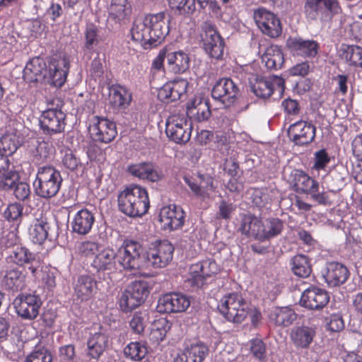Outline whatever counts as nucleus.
Masks as SVG:
<instances>
[{"instance_id":"nucleus-1","label":"nucleus","mask_w":362,"mask_h":362,"mask_svg":"<svg viewBox=\"0 0 362 362\" xmlns=\"http://www.w3.org/2000/svg\"><path fill=\"white\" fill-rule=\"evenodd\" d=\"M70 69V58L66 54L52 57L49 64L40 57L30 59L23 69V78L27 82L43 81L55 87H61L66 81Z\"/></svg>"},{"instance_id":"nucleus-2","label":"nucleus","mask_w":362,"mask_h":362,"mask_svg":"<svg viewBox=\"0 0 362 362\" xmlns=\"http://www.w3.org/2000/svg\"><path fill=\"white\" fill-rule=\"evenodd\" d=\"M169 30L165 14L158 13L147 15L143 20H136L131 30V35L132 39L140 42L144 49H150L159 45Z\"/></svg>"},{"instance_id":"nucleus-3","label":"nucleus","mask_w":362,"mask_h":362,"mask_svg":"<svg viewBox=\"0 0 362 362\" xmlns=\"http://www.w3.org/2000/svg\"><path fill=\"white\" fill-rule=\"evenodd\" d=\"M118 206L127 216H141L147 213L150 206L147 190L137 185L127 187L118 195Z\"/></svg>"},{"instance_id":"nucleus-4","label":"nucleus","mask_w":362,"mask_h":362,"mask_svg":"<svg viewBox=\"0 0 362 362\" xmlns=\"http://www.w3.org/2000/svg\"><path fill=\"white\" fill-rule=\"evenodd\" d=\"M62 182L59 171L52 166L40 167L33 182L35 194L41 198L50 199L57 195Z\"/></svg>"},{"instance_id":"nucleus-5","label":"nucleus","mask_w":362,"mask_h":362,"mask_svg":"<svg viewBox=\"0 0 362 362\" xmlns=\"http://www.w3.org/2000/svg\"><path fill=\"white\" fill-rule=\"evenodd\" d=\"M218 309L226 320L236 324L242 323L250 313L247 302L237 293L224 296L218 305Z\"/></svg>"},{"instance_id":"nucleus-6","label":"nucleus","mask_w":362,"mask_h":362,"mask_svg":"<svg viewBox=\"0 0 362 362\" xmlns=\"http://www.w3.org/2000/svg\"><path fill=\"white\" fill-rule=\"evenodd\" d=\"M341 12L339 0H305L304 13L310 21L319 20L322 23L331 22Z\"/></svg>"},{"instance_id":"nucleus-7","label":"nucleus","mask_w":362,"mask_h":362,"mask_svg":"<svg viewBox=\"0 0 362 362\" xmlns=\"http://www.w3.org/2000/svg\"><path fill=\"white\" fill-rule=\"evenodd\" d=\"M149 293L148 284L144 281L132 282L122 293L119 305L124 312H129L144 302Z\"/></svg>"},{"instance_id":"nucleus-8","label":"nucleus","mask_w":362,"mask_h":362,"mask_svg":"<svg viewBox=\"0 0 362 362\" xmlns=\"http://www.w3.org/2000/svg\"><path fill=\"white\" fill-rule=\"evenodd\" d=\"M173 245L168 240H156L149 244L145 256L155 268L165 267L173 259Z\"/></svg>"},{"instance_id":"nucleus-9","label":"nucleus","mask_w":362,"mask_h":362,"mask_svg":"<svg viewBox=\"0 0 362 362\" xmlns=\"http://www.w3.org/2000/svg\"><path fill=\"white\" fill-rule=\"evenodd\" d=\"M141 252L142 247L139 242L126 240L116 252L117 264L124 269H136L140 265Z\"/></svg>"},{"instance_id":"nucleus-10","label":"nucleus","mask_w":362,"mask_h":362,"mask_svg":"<svg viewBox=\"0 0 362 362\" xmlns=\"http://www.w3.org/2000/svg\"><path fill=\"white\" fill-rule=\"evenodd\" d=\"M219 268L216 262L207 259L190 266L187 277V281L192 287L201 288L206 282L207 278L216 274Z\"/></svg>"},{"instance_id":"nucleus-11","label":"nucleus","mask_w":362,"mask_h":362,"mask_svg":"<svg viewBox=\"0 0 362 362\" xmlns=\"http://www.w3.org/2000/svg\"><path fill=\"white\" fill-rule=\"evenodd\" d=\"M165 132L170 139L177 144L187 142L191 136V127L186 115H173L166 122Z\"/></svg>"},{"instance_id":"nucleus-12","label":"nucleus","mask_w":362,"mask_h":362,"mask_svg":"<svg viewBox=\"0 0 362 362\" xmlns=\"http://www.w3.org/2000/svg\"><path fill=\"white\" fill-rule=\"evenodd\" d=\"M88 129L94 141L105 144L112 141L117 134L115 122L103 117L94 116L90 121Z\"/></svg>"},{"instance_id":"nucleus-13","label":"nucleus","mask_w":362,"mask_h":362,"mask_svg":"<svg viewBox=\"0 0 362 362\" xmlns=\"http://www.w3.org/2000/svg\"><path fill=\"white\" fill-rule=\"evenodd\" d=\"M254 19L263 34L270 37H277L281 34V21L274 13L259 8L255 11Z\"/></svg>"},{"instance_id":"nucleus-14","label":"nucleus","mask_w":362,"mask_h":362,"mask_svg":"<svg viewBox=\"0 0 362 362\" xmlns=\"http://www.w3.org/2000/svg\"><path fill=\"white\" fill-rule=\"evenodd\" d=\"M16 312L24 320L35 319L42 305L40 298L34 294L18 295L13 301Z\"/></svg>"},{"instance_id":"nucleus-15","label":"nucleus","mask_w":362,"mask_h":362,"mask_svg":"<svg viewBox=\"0 0 362 362\" xmlns=\"http://www.w3.org/2000/svg\"><path fill=\"white\" fill-rule=\"evenodd\" d=\"M66 115L57 108L43 111L40 117V128L45 134L52 135L62 132L66 125Z\"/></svg>"},{"instance_id":"nucleus-16","label":"nucleus","mask_w":362,"mask_h":362,"mask_svg":"<svg viewBox=\"0 0 362 362\" xmlns=\"http://www.w3.org/2000/svg\"><path fill=\"white\" fill-rule=\"evenodd\" d=\"M6 262L21 267L28 264V270L34 277H37L41 267L40 260L35 254L30 252L28 248L19 245L12 249L6 257Z\"/></svg>"},{"instance_id":"nucleus-17","label":"nucleus","mask_w":362,"mask_h":362,"mask_svg":"<svg viewBox=\"0 0 362 362\" xmlns=\"http://www.w3.org/2000/svg\"><path fill=\"white\" fill-rule=\"evenodd\" d=\"M190 305L189 298L179 292L166 293L159 298L157 310L160 313H182Z\"/></svg>"},{"instance_id":"nucleus-18","label":"nucleus","mask_w":362,"mask_h":362,"mask_svg":"<svg viewBox=\"0 0 362 362\" xmlns=\"http://www.w3.org/2000/svg\"><path fill=\"white\" fill-rule=\"evenodd\" d=\"M158 221L163 230H175L183 226L185 212L181 206L175 204L164 206L160 209Z\"/></svg>"},{"instance_id":"nucleus-19","label":"nucleus","mask_w":362,"mask_h":362,"mask_svg":"<svg viewBox=\"0 0 362 362\" xmlns=\"http://www.w3.org/2000/svg\"><path fill=\"white\" fill-rule=\"evenodd\" d=\"M251 88L252 92L259 98H269L276 90L281 95L284 91V80L278 76L257 77Z\"/></svg>"},{"instance_id":"nucleus-20","label":"nucleus","mask_w":362,"mask_h":362,"mask_svg":"<svg viewBox=\"0 0 362 362\" xmlns=\"http://www.w3.org/2000/svg\"><path fill=\"white\" fill-rule=\"evenodd\" d=\"M238 93L239 89L234 81L230 78H223L214 85L211 96L221 101L226 107H230L235 103Z\"/></svg>"},{"instance_id":"nucleus-21","label":"nucleus","mask_w":362,"mask_h":362,"mask_svg":"<svg viewBox=\"0 0 362 362\" xmlns=\"http://www.w3.org/2000/svg\"><path fill=\"white\" fill-rule=\"evenodd\" d=\"M203 45L205 52L211 57L219 59L223 57L225 42L215 28L209 24L204 26Z\"/></svg>"},{"instance_id":"nucleus-22","label":"nucleus","mask_w":362,"mask_h":362,"mask_svg":"<svg viewBox=\"0 0 362 362\" xmlns=\"http://www.w3.org/2000/svg\"><path fill=\"white\" fill-rule=\"evenodd\" d=\"M315 127L308 122L300 120L290 125L288 134L290 139L297 145L311 143L315 136Z\"/></svg>"},{"instance_id":"nucleus-23","label":"nucleus","mask_w":362,"mask_h":362,"mask_svg":"<svg viewBox=\"0 0 362 362\" xmlns=\"http://www.w3.org/2000/svg\"><path fill=\"white\" fill-rule=\"evenodd\" d=\"M286 45L290 51L297 56L305 58H313L320 48L319 43L313 40H304L301 37H288Z\"/></svg>"},{"instance_id":"nucleus-24","label":"nucleus","mask_w":362,"mask_h":362,"mask_svg":"<svg viewBox=\"0 0 362 362\" xmlns=\"http://www.w3.org/2000/svg\"><path fill=\"white\" fill-rule=\"evenodd\" d=\"M329 300V296L326 291L317 287H310L302 293L300 303L310 310H320Z\"/></svg>"},{"instance_id":"nucleus-25","label":"nucleus","mask_w":362,"mask_h":362,"mask_svg":"<svg viewBox=\"0 0 362 362\" xmlns=\"http://www.w3.org/2000/svg\"><path fill=\"white\" fill-rule=\"evenodd\" d=\"M322 275L329 287H336L346 281L349 276V272L344 265L332 262L327 264L322 272Z\"/></svg>"},{"instance_id":"nucleus-26","label":"nucleus","mask_w":362,"mask_h":362,"mask_svg":"<svg viewBox=\"0 0 362 362\" xmlns=\"http://www.w3.org/2000/svg\"><path fill=\"white\" fill-rule=\"evenodd\" d=\"M127 172L132 176L141 180H148L151 182H157L163 177L160 171L155 168L150 162H142L129 165Z\"/></svg>"},{"instance_id":"nucleus-27","label":"nucleus","mask_w":362,"mask_h":362,"mask_svg":"<svg viewBox=\"0 0 362 362\" xmlns=\"http://www.w3.org/2000/svg\"><path fill=\"white\" fill-rule=\"evenodd\" d=\"M187 115L196 121L202 122L208 119L211 116V110L207 100L196 96L187 104Z\"/></svg>"},{"instance_id":"nucleus-28","label":"nucleus","mask_w":362,"mask_h":362,"mask_svg":"<svg viewBox=\"0 0 362 362\" xmlns=\"http://www.w3.org/2000/svg\"><path fill=\"white\" fill-rule=\"evenodd\" d=\"M95 222V215L92 211L86 209L76 213L71 223L72 231L78 235L88 234L92 229Z\"/></svg>"},{"instance_id":"nucleus-29","label":"nucleus","mask_w":362,"mask_h":362,"mask_svg":"<svg viewBox=\"0 0 362 362\" xmlns=\"http://www.w3.org/2000/svg\"><path fill=\"white\" fill-rule=\"evenodd\" d=\"M291 183L298 192L309 194L318 191V182L300 170H293L291 172Z\"/></svg>"},{"instance_id":"nucleus-30","label":"nucleus","mask_w":362,"mask_h":362,"mask_svg":"<svg viewBox=\"0 0 362 362\" xmlns=\"http://www.w3.org/2000/svg\"><path fill=\"white\" fill-rule=\"evenodd\" d=\"M283 229L284 223L278 218H261L258 241L269 240L280 235Z\"/></svg>"},{"instance_id":"nucleus-31","label":"nucleus","mask_w":362,"mask_h":362,"mask_svg":"<svg viewBox=\"0 0 362 362\" xmlns=\"http://www.w3.org/2000/svg\"><path fill=\"white\" fill-rule=\"evenodd\" d=\"M316 334L315 327L301 325L294 327L291 332V339L298 349L308 348Z\"/></svg>"},{"instance_id":"nucleus-32","label":"nucleus","mask_w":362,"mask_h":362,"mask_svg":"<svg viewBox=\"0 0 362 362\" xmlns=\"http://www.w3.org/2000/svg\"><path fill=\"white\" fill-rule=\"evenodd\" d=\"M117 254L113 249L105 247L95 257L92 266L98 271H113L117 269Z\"/></svg>"},{"instance_id":"nucleus-33","label":"nucleus","mask_w":362,"mask_h":362,"mask_svg":"<svg viewBox=\"0 0 362 362\" xmlns=\"http://www.w3.org/2000/svg\"><path fill=\"white\" fill-rule=\"evenodd\" d=\"M167 67L173 74H182L189 68L190 59L182 50L167 54Z\"/></svg>"},{"instance_id":"nucleus-34","label":"nucleus","mask_w":362,"mask_h":362,"mask_svg":"<svg viewBox=\"0 0 362 362\" xmlns=\"http://www.w3.org/2000/svg\"><path fill=\"white\" fill-rule=\"evenodd\" d=\"M108 337L105 333L98 332L91 334L87 342L88 355L98 360L106 349Z\"/></svg>"},{"instance_id":"nucleus-35","label":"nucleus","mask_w":362,"mask_h":362,"mask_svg":"<svg viewBox=\"0 0 362 362\" xmlns=\"http://www.w3.org/2000/svg\"><path fill=\"white\" fill-rule=\"evenodd\" d=\"M260 223L261 218L251 214H245L241 218L238 231L247 238L258 240Z\"/></svg>"},{"instance_id":"nucleus-36","label":"nucleus","mask_w":362,"mask_h":362,"mask_svg":"<svg viewBox=\"0 0 362 362\" xmlns=\"http://www.w3.org/2000/svg\"><path fill=\"white\" fill-rule=\"evenodd\" d=\"M96 288V283L90 276H81L78 277L74 288V293L77 298L81 300H88L93 295Z\"/></svg>"},{"instance_id":"nucleus-37","label":"nucleus","mask_w":362,"mask_h":362,"mask_svg":"<svg viewBox=\"0 0 362 362\" xmlns=\"http://www.w3.org/2000/svg\"><path fill=\"white\" fill-rule=\"evenodd\" d=\"M185 181L194 195L203 201L209 199L215 190L211 177H208L206 180L202 181L199 185L192 178L187 177H185Z\"/></svg>"},{"instance_id":"nucleus-38","label":"nucleus","mask_w":362,"mask_h":362,"mask_svg":"<svg viewBox=\"0 0 362 362\" xmlns=\"http://www.w3.org/2000/svg\"><path fill=\"white\" fill-rule=\"evenodd\" d=\"M284 55L277 45H271L266 48L262 56V62L269 69H278L284 63Z\"/></svg>"},{"instance_id":"nucleus-39","label":"nucleus","mask_w":362,"mask_h":362,"mask_svg":"<svg viewBox=\"0 0 362 362\" xmlns=\"http://www.w3.org/2000/svg\"><path fill=\"white\" fill-rule=\"evenodd\" d=\"M4 286L13 292L23 290L25 286V276L17 269L7 270L3 279Z\"/></svg>"},{"instance_id":"nucleus-40","label":"nucleus","mask_w":362,"mask_h":362,"mask_svg":"<svg viewBox=\"0 0 362 362\" xmlns=\"http://www.w3.org/2000/svg\"><path fill=\"white\" fill-rule=\"evenodd\" d=\"M269 319L276 325L288 327L296 319V314L290 307L275 308L269 314Z\"/></svg>"},{"instance_id":"nucleus-41","label":"nucleus","mask_w":362,"mask_h":362,"mask_svg":"<svg viewBox=\"0 0 362 362\" xmlns=\"http://www.w3.org/2000/svg\"><path fill=\"white\" fill-rule=\"evenodd\" d=\"M208 348L203 344L192 345L182 356L175 358L174 362H203L208 354Z\"/></svg>"},{"instance_id":"nucleus-42","label":"nucleus","mask_w":362,"mask_h":362,"mask_svg":"<svg viewBox=\"0 0 362 362\" xmlns=\"http://www.w3.org/2000/svg\"><path fill=\"white\" fill-rule=\"evenodd\" d=\"M49 226L44 217L36 218L29 228V235L34 243L42 244L48 236Z\"/></svg>"},{"instance_id":"nucleus-43","label":"nucleus","mask_w":362,"mask_h":362,"mask_svg":"<svg viewBox=\"0 0 362 362\" xmlns=\"http://www.w3.org/2000/svg\"><path fill=\"white\" fill-rule=\"evenodd\" d=\"M109 101L115 107H126L131 101V94L124 87L112 85L109 89Z\"/></svg>"},{"instance_id":"nucleus-44","label":"nucleus","mask_w":362,"mask_h":362,"mask_svg":"<svg viewBox=\"0 0 362 362\" xmlns=\"http://www.w3.org/2000/svg\"><path fill=\"white\" fill-rule=\"evenodd\" d=\"M108 10L110 17L119 22L129 16L132 6L128 0H112Z\"/></svg>"},{"instance_id":"nucleus-45","label":"nucleus","mask_w":362,"mask_h":362,"mask_svg":"<svg viewBox=\"0 0 362 362\" xmlns=\"http://www.w3.org/2000/svg\"><path fill=\"white\" fill-rule=\"evenodd\" d=\"M291 269L299 277L306 278L312 272L308 257L304 255H296L291 259Z\"/></svg>"},{"instance_id":"nucleus-46","label":"nucleus","mask_w":362,"mask_h":362,"mask_svg":"<svg viewBox=\"0 0 362 362\" xmlns=\"http://www.w3.org/2000/svg\"><path fill=\"white\" fill-rule=\"evenodd\" d=\"M171 322L165 318L161 317L156 320L152 325L150 339L156 343L162 341L171 329Z\"/></svg>"},{"instance_id":"nucleus-47","label":"nucleus","mask_w":362,"mask_h":362,"mask_svg":"<svg viewBox=\"0 0 362 362\" xmlns=\"http://www.w3.org/2000/svg\"><path fill=\"white\" fill-rule=\"evenodd\" d=\"M21 141L17 132L14 129L4 133L0 139V151L12 154L18 149Z\"/></svg>"},{"instance_id":"nucleus-48","label":"nucleus","mask_w":362,"mask_h":362,"mask_svg":"<svg viewBox=\"0 0 362 362\" xmlns=\"http://www.w3.org/2000/svg\"><path fill=\"white\" fill-rule=\"evenodd\" d=\"M342 57L346 63L355 67L362 68V47L358 45H347L342 49Z\"/></svg>"},{"instance_id":"nucleus-49","label":"nucleus","mask_w":362,"mask_h":362,"mask_svg":"<svg viewBox=\"0 0 362 362\" xmlns=\"http://www.w3.org/2000/svg\"><path fill=\"white\" fill-rule=\"evenodd\" d=\"M147 353L146 344L141 341L131 342L124 349L125 356L133 361L142 360Z\"/></svg>"},{"instance_id":"nucleus-50","label":"nucleus","mask_w":362,"mask_h":362,"mask_svg":"<svg viewBox=\"0 0 362 362\" xmlns=\"http://www.w3.org/2000/svg\"><path fill=\"white\" fill-rule=\"evenodd\" d=\"M195 2L196 0H169L168 1L171 9L184 16L191 15L195 11Z\"/></svg>"},{"instance_id":"nucleus-51","label":"nucleus","mask_w":362,"mask_h":362,"mask_svg":"<svg viewBox=\"0 0 362 362\" xmlns=\"http://www.w3.org/2000/svg\"><path fill=\"white\" fill-rule=\"evenodd\" d=\"M54 147L47 141H39L35 148L34 158L36 163L40 164L49 158L54 153Z\"/></svg>"},{"instance_id":"nucleus-52","label":"nucleus","mask_w":362,"mask_h":362,"mask_svg":"<svg viewBox=\"0 0 362 362\" xmlns=\"http://www.w3.org/2000/svg\"><path fill=\"white\" fill-rule=\"evenodd\" d=\"M23 206L20 203L8 205L4 211V218L8 221H14V226H19L23 216Z\"/></svg>"},{"instance_id":"nucleus-53","label":"nucleus","mask_w":362,"mask_h":362,"mask_svg":"<svg viewBox=\"0 0 362 362\" xmlns=\"http://www.w3.org/2000/svg\"><path fill=\"white\" fill-rule=\"evenodd\" d=\"M18 180V173L16 170L8 168V170L0 174V189L4 191L12 189Z\"/></svg>"},{"instance_id":"nucleus-54","label":"nucleus","mask_w":362,"mask_h":362,"mask_svg":"<svg viewBox=\"0 0 362 362\" xmlns=\"http://www.w3.org/2000/svg\"><path fill=\"white\" fill-rule=\"evenodd\" d=\"M330 156L325 149L316 151L314 154L313 169L317 170H325L330 162Z\"/></svg>"},{"instance_id":"nucleus-55","label":"nucleus","mask_w":362,"mask_h":362,"mask_svg":"<svg viewBox=\"0 0 362 362\" xmlns=\"http://www.w3.org/2000/svg\"><path fill=\"white\" fill-rule=\"evenodd\" d=\"M100 245L94 241H84L79 244L78 246V252L86 257H92L100 252Z\"/></svg>"},{"instance_id":"nucleus-56","label":"nucleus","mask_w":362,"mask_h":362,"mask_svg":"<svg viewBox=\"0 0 362 362\" xmlns=\"http://www.w3.org/2000/svg\"><path fill=\"white\" fill-rule=\"evenodd\" d=\"M326 327L334 332L341 331L344 328L342 317L339 314H332L325 320Z\"/></svg>"},{"instance_id":"nucleus-57","label":"nucleus","mask_w":362,"mask_h":362,"mask_svg":"<svg viewBox=\"0 0 362 362\" xmlns=\"http://www.w3.org/2000/svg\"><path fill=\"white\" fill-rule=\"evenodd\" d=\"M271 201L272 197L267 189H255L252 194V202L258 207H264Z\"/></svg>"},{"instance_id":"nucleus-58","label":"nucleus","mask_w":362,"mask_h":362,"mask_svg":"<svg viewBox=\"0 0 362 362\" xmlns=\"http://www.w3.org/2000/svg\"><path fill=\"white\" fill-rule=\"evenodd\" d=\"M174 93V98L179 100L187 92L189 83L187 79L177 78L172 82H170Z\"/></svg>"},{"instance_id":"nucleus-59","label":"nucleus","mask_w":362,"mask_h":362,"mask_svg":"<svg viewBox=\"0 0 362 362\" xmlns=\"http://www.w3.org/2000/svg\"><path fill=\"white\" fill-rule=\"evenodd\" d=\"M13 188V193L16 199L21 201H25L29 199L30 195V187L28 183L25 182H17Z\"/></svg>"},{"instance_id":"nucleus-60","label":"nucleus","mask_w":362,"mask_h":362,"mask_svg":"<svg viewBox=\"0 0 362 362\" xmlns=\"http://www.w3.org/2000/svg\"><path fill=\"white\" fill-rule=\"evenodd\" d=\"M85 37V46L88 49H93V46L98 43V30L93 25H90L86 28Z\"/></svg>"},{"instance_id":"nucleus-61","label":"nucleus","mask_w":362,"mask_h":362,"mask_svg":"<svg viewBox=\"0 0 362 362\" xmlns=\"http://www.w3.org/2000/svg\"><path fill=\"white\" fill-rule=\"evenodd\" d=\"M52 355L45 350L36 351L28 355L25 362H52Z\"/></svg>"},{"instance_id":"nucleus-62","label":"nucleus","mask_w":362,"mask_h":362,"mask_svg":"<svg viewBox=\"0 0 362 362\" xmlns=\"http://www.w3.org/2000/svg\"><path fill=\"white\" fill-rule=\"evenodd\" d=\"M158 98L163 103H170L177 100L174 98L173 88L170 83H167L158 90Z\"/></svg>"},{"instance_id":"nucleus-63","label":"nucleus","mask_w":362,"mask_h":362,"mask_svg":"<svg viewBox=\"0 0 362 362\" xmlns=\"http://www.w3.org/2000/svg\"><path fill=\"white\" fill-rule=\"evenodd\" d=\"M250 350L252 354L259 359L263 358L265 356V346L261 339H255L251 340Z\"/></svg>"},{"instance_id":"nucleus-64","label":"nucleus","mask_w":362,"mask_h":362,"mask_svg":"<svg viewBox=\"0 0 362 362\" xmlns=\"http://www.w3.org/2000/svg\"><path fill=\"white\" fill-rule=\"evenodd\" d=\"M18 226H13L10 231L4 235V243L7 247L17 246L20 242Z\"/></svg>"}]
</instances>
